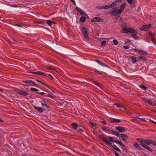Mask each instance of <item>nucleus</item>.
I'll return each instance as SVG.
<instances>
[{
	"mask_svg": "<svg viewBox=\"0 0 156 156\" xmlns=\"http://www.w3.org/2000/svg\"><path fill=\"white\" fill-rule=\"evenodd\" d=\"M122 30L123 32L122 33H132V37L133 38L136 40H137L139 39V37L136 36L137 32L134 29L130 28H123Z\"/></svg>",
	"mask_w": 156,
	"mask_h": 156,
	"instance_id": "nucleus-1",
	"label": "nucleus"
},
{
	"mask_svg": "<svg viewBox=\"0 0 156 156\" xmlns=\"http://www.w3.org/2000/svg\"><path fill=\"white\" fill-rule=\"evenodd\" d=\"M103 141L106 144L111 145L113 149L119 152L120 153H122L121 151L117 147L115 144H112V143L110 142L106 139H103Z\"/></svg>",
	"mask_w": 156,
	"mask_h": 156,
	"instance_id": "nucleus-2",
	"label": "nucleus"
},
{
	"mask_svg": "<svg viewBox=\"0 0 156 156\" xmlns=\"http://www.w3.org/2000/svg\"><path fill=\"white\" fill-rule=\"evenodd\" d=\"M81 30L83 34L84 37L86 39H87L88 37L87 29L84 27H82L81 28Z\"/></svg>",
	"mask_w": 156,
	"mask_h": 156,
	"instance_id": "nucleus-3",
	"label": "nucleus"
},
{
	"mask_svg": "<svg viewBox=\"0 0 156 156\" xmlns=\"http://www.w3.org/2000/svg\"><path fill=\"white\" fill-rule=\"evenodd\" d=\"M133 49L136 52H138L140 55H145L147 54V53L140 49L138 48H135Z\"/></svg>",
	"mask_w": 156,
	"mask_h": 156,
	"instance_id": "nucleus-4",
	"label": "nucleus"
},
{
	"mask_svg": "<svg viewBox=\"0 0 156 156\" xmlns=\"http://www.w3.org/2000/svg\"><path fill=\"white\" fill-rule=\"evenodd\" d=\"M118 11V9H113L110 12V13L112 16H115L117 15L120 14L119 13Z\"/></svg>",
	"mask_w": 156,
	"mask_h": 156,
	"instance_id": "nucleus-5",
	"label": "nucleus"
},
{
	"mask_svg": "<svg viewBox=\"0 0 156 156\" xmlns=\"http://www.w3.org/2000/svg\"><path fill=\"white\" fill-rule=\"evenodd\" d=\"M23 82L26 84H29L30 86H35L37 84L31 80H27L24 81Z\"/></svg>",
	"mask_w": 156,
	"mask_h": 156,
	"instance_id": "nucleus-6",
	"label": "nucleus"
},
{
	"mask_svg": "<svg viewBox=\"0 0 156 156\" xmlns=\"http://www.w3.org/2000/svg\"><path fill=\"white\" fill-rule=\"evenodd\" d=\"M151 26V24H150L143 26L140 28V30H141L146 31L150 28Z\"/></svg>",
	"mask_w": 156,
	"mask_h": 156,
	"instance_id": "nucleus-7",
	"label": "nucleus"
},
{
	"mask_svg": "<svg viewBox=\"0 0 156 156\" xmlns=\"http://www.w3.org/2000/svg\"><path fill=\"white\" fill-rule=\"evenodd\" d=\"M27 73H32L33 74H35L36 75H43L45 76V73H43L42 72H40V71H37V72H29V71H27Z\"/></svg>",
	"mask_w": 156,
	"mask_h": 156,
	"instance_id": "nucleus-8",
	"label": "nucleus"
},
{
	"mask_svg": "<svg viewBox=\"0 0 156 156\" xmlns=\"http://www.w3.org/2000/svg\"><path fill=\"white\" fill-rule=\"evenodd\" d=\"M76 9L81 15H86L87 14L83 10L78 7H76Z\"/></svg>",
	"mask_w": 156,
	"mask_h": 156,
	"instance_id": "nucleus-9",
	"label": "nucleus"
},
{
	"mask_svg": "<svg viewBox=\"0 0 156 156\" xmlns=\"http://www.w3.org/2000/svg\"><path fill=\"white\" fill-rule=\"evenodd\" d=\"M139 142L140 143L141 142H142V143H143L144 144L145 143L147 144L148 145H150L151 143H152V141L150 140H144L142 139Z\"/></svg>",
	"mask_w": 156,
	"mask_h": 156,
	"instance_id": "nucleus-10",
	"label": "nucleus"
},
{
	"mask_svg": "<svg viewBox=\"0 0 156 156\" xmlns=\"http://www.w3.org/2000/svg\"><path fill=\"white\" fill-rule=\"evenodd\" d=\"M144 100L145 102L148 103L149 105L152 106H156V103L152 102L151 100H149L147 99L144 98Z\"/></svg>",
	"mask_w": 156,
	"mask_h": 156,
	"instance_id": "nucleus-11",
	"label": "nucleus"
},
{
	"mask_svg": "<svg viewBox=\"0 0 156 156\" xmlns=\"http://www.w3.org/2000/svg\"><path fill=\"white\" fill-rule=\"evenodd\" d=\"M115 129L120 133H122L125 130V129L124 127H121L120 126L116 127H115Z\"/></svg>",
	"mask_w": 156,
	"mask_h": 156,
	"instance_id": "nucleus-12",
	"label": "nucleus"
},
{
	"mask_svg": "<svg viewBox=\"0 0 156 156\" xmlns=\"http://www.w3.org/2000/svg\"><path fill=\"white\" fill-rule=\"evenodd\" d=\"M19 92H18V94H19L23 95L24 96L28 95V92L27 91H23L20 89H19Z\"/></svg>",
	"mask_w": 156,
	"mask_h": 156,
	"instance_id": "nucleus-13",
	"label": "nucleus"
},
{
	"mask_svg": "<svg viewBox=\"0 0 156 156\" xmlns=\"http://www.w3.org/2000/svg\"><path fill=\"white\" fill-rule=\"evenodd\" d=\"M34 108L35 110H37L40 113H42L44 111V110L43 108L41 107H34Z\"/></svg>",
	"mask_w": 156,
	"mask_h": 156,
	"instance_id": "nucleus-14",
	"label": "nucleus"
},
{
	"mask_svg": "<svg viewBox=\"0 0 156 156\" xmlns=\"http://www.w3.org/2000/svg\"><path fill=\"white\" fill-rule=\"evenodd\" d=\"M140 145L144 147L145 148L147 149L149 151H150V152H152V150L149 147L147 146V145L143 143H142V142H141L140 143Z\"/></svg>",
	"mask_w": 156,
	"mask_h": 156,
	"instance_id": "nucleus-15",
	"label": "nucleus"
},
{
	"mask_svg": "<svg viewBox=\"0 0 156 156\" xmlns=\"http://www.w3.org/2000/svg\"><path fill=\"white\" fill-rule=\"evenodd\" d=\"M110 121L112 122L119 123L121 122V120L113 118H110Z\"/></svg>",
	"mask_w": 156,
	"mask_h": 156,
	"instance_id": "nucleus-16",
	"label": "nucleus"
},
{
	"mask_svg": "<svg viewBox=\"0 0 156 156\" xmlns=\"http://www.w3.org/2000/svg\"><path fill=\"white\" fill-rule=\"evenodd\" d=\"M120 137H121L122 140L124 142L127 141V136L126 135L124 134H121Z\"/></svg>",
	"mask_w": 156,
	"mask_h": 156,
	"instance_id": "nucleus-17",
	"label": "nucleus"
},
{
	"mask_svg": "<svg viewBox=\"0 0 156 156\" xmlns=\"http://www.w3.org/2000/svg\"><path fill=\"white\" fill-rule=\"evenodd\" d=\"M126 5V4L125 3H124L120 6V9H118V11L119 12V13H120V14H121L122 12V11L123 10L125 7Z\"/></svg>",
	"mask_w": 156,
	"mask_h": 156,
	"instance_id": "nucleus-18",
	"label": "nucleus"
},
{
	"mask_svg": "<svg viewBox=\"0 0 156 156\" xmlns=\"http://www.w3.org/2000/svg\"><path fill=\"white\" fill-rule=\"evenodd\" d=\"M96 62H97V63L98 64H99V65H100L101 66H105V67H108V65H107V64H105V63H104L102 62L101 61H100L99 60H96Z\"/></svg>",
	"mask_w": 156,
	"mask_h": 156,
	"instance_id": "nucleus-19",
	"label": "nucleus"
},
{
	"mask_svg": "<svg viewBox=\"0 0 156 156\" xmlns=\"http://www.w3.org/2000/svg\"><path fill=\"white\" fill-rule=\"evenodd\" d=\"M112 134L115 135V136L119 137H120L121 135V134H119L118 132L114 130H112Z\"/></svg>",
	"mask_w": 156,
	"mask_h": 156,
	"instance_id": "nucleus-20",
	"label": "nucleus"
},
{
	"mask_svg": "<svg viewBox=\"0 0 156 156\" xmlns=\"http://www.w3.org/2000/svg\"><path fill=\"white\" fill-rule=\"evenodd\" d=\"M40 102L41 104V105L42 106H45L47 107H48V106L46 104V102L44 100H42L40 101Z\"/></svg>",
	"mask_w": 156,
	"mask_h": 156,
	"instance_id": "nucleus-21",
	"label": "nucleus"
},
{
	"mask_svg": "<svg viewBox=\"0 0 156 156\" xmlns=\"http://www.w3.org/2000/svg\"><path fill=\"white\" fill-rule=\"evenodd\" d=\"M134 147L139 149V150H141V148L140 147L139 145L137 144V143L136 142H135L134 143Z\"/></svg>",
	"mask_w": 156,
	"mask_h": 156,
	"instance_id": "nucleus-22",
	"label": "nucleus"
},
{
	"mask_svg": "<svg viewBox=\"0 0 156 156\" xmlns=\"http://www.w3.org/2000/svg\"><path fill=\"white\" fill-rule=\"evenodd\" d=\"M82 16H83L81 17L80 20H86V19H89L87 14L86 15H83Z\"/></svg>",
	"mask_w": 156,
	"mask_h": 156,
	"instance_id": "nucleus-23",
	"label": "nucleus"
},
{
	"mask_svg": "<svg viewBox=\"0 0 156 156\" xmlns=\"http://www.w3.org/2000/svg\"><path fill=\"white\" fill-rule=\"evenodd\" d=\"M71 126L74 129H76L78 127V124L75 123H74L71 124Z\"/></svg>",
	"mask_w": 156,
	"mask_h": 156,
	"instance_id": "nucleus-24",
	"label": "nucleus"
},
{
	"mask_svg": "<svg viewBox=\"0 0 156 156\" xmlns=\"http://www.w3.org/2000/svg\"><path fill=\"white\" fill-rule=\"evenodd\" d=\"M93 83L95 85L98 86L101 89H102V86L100 84L95 81Z\"/></svg>",
	"mask_w": 156,
	"mask_h": 156,
	"instance_id": "nucleus-25",
	"label": "nucleus"
},
{
	"mask_svg": "<svg viewBox=\"0 0 156 156\" xmlns=\"http://www.w3.org/2000/svg\"><path fill=\"white\" fill-rule=\"evenodd\" d=\"M132 61V63L133 64L135 63L136 62V57L135 56H132L131 58Z\"/></svg>",
	"mask_w": 156,
	"mask_h": 156,
	"instance_id": "nucleus-26",
	"label": "nucleus"
},
{
	"mask_svg": "<svg viewBox=\"0 0 156 156\" xmlns=\"http://www.w3.org/2000/svg\"><path fill=\"white\" fill-rule=\"evenodd\" d=\"M119 144L120 146L122 147V149H126V147L125 146L124 144L123 143V142L120 141V143Z\"/></svg>",
	"mask_w": 156,
	"mask_h": 156,
	"instance_id": "nucleus-27",
	"label": "nucleus"
},
{
	"mask_svg": "<svg viewBox=\"0 0 156 156\" xmlns=\"http://www.w3.org/2000/svg\"><path fill=\"white\" fill-rule=\"evenodd\" d=\"M45 76L49 77L51 80H53L54 78L50 74L45 73Z\"/></svg>",
	"mask_w": 156,
	"mask_h": 156,
	"instance_id": "nucleus-28",
	"label": "nucleus"
},
{
	"mask_svg": "<svg viewBox=\"0 0 156 156\" xmlns=\"http://www.w3.org/2000/svg\"><path fill=\"white\" fill-rule=\"evenodd\" d=\"M108 139L110 141V142L114 143L115 142V138H114L111 137H108Z\"/></svg>",
	"mask_w": 156,
	"mask_h": 156,
	"instance_id": "nucleus-29",
	"label": "nucleus"
},
{
	"mask_svg": "<svg viewBox=\"0 0 156 156\" xmlns=\"http://www.w3.org/2000/svg\"><path fill=\"white\" fill-rule=\"evenodd\" d=\"M47 23L49 26H51L52 23H55L54 22H52L51 20H47Z\"/></svg>",
	"mask_w": 156,
	"mask_h": 156,
	"instance_id": "nucleus-30",
	"label": "nucleus"
},
{
	"mask_svg": "<svg viewBox=\"0 0 156 156\" xmlns=\"http://www.w3.org/2000/svg\"><path fill=\"white\" fill-rule=\"evenodd\" d=\"M140 87L143 89L145 90L147 89V88L143 85H141L140 86Z\"/></svg>",
	"mask_w": 156,
	"mask_h": 156,
	"instance_id": "nucleus-31",
	"label": "nucleus"
},
{
	"mask_svg": "<svg viewBox=\"0 0 156 156\" xmlns=\"http://www.w3.org/2000/svg\"><path fill=\"white\" fill-rule=\"evenodd\" d=\"M103 9H110L111 8V6L110 5H105L103 6Z\"/></svg>",
	"mask_w": 156,
	"mask_h": 156,
	"instance_id": "nucleus-32",
	"label": "nucleus"
},
{
	"mask_svg": "<svg viewBox=\"0 0 156 156\" xmlns=\"http://www.w3.org/2000/svg\"><path fill=\"white\" fill-rule=\"evenodd\" d=\"M113 44L115 45H117L118 43V41L115 40L114 39L112 41Z\"/></svg>",
	"mask_w": 156,
	"mask_h": 156,
	"instance_id": "nucleus-33",
	"label": "nucleus"
},
{
	"mask_svg": "<svg viewBox=\"0 0 156 156\" xmlns=\"http://www.w3.org/2000/svg\"><path fill=\"white\" fill-rule=\"evenodd\" d=\"M101 129L104 131L106 132L108 130V127H104L102 126Z\"/></svg>",
	"mask_w": 156,
	"mask_h": 156,
	"instance_id": "nucleus-34",
	"label": "nucleus"
},
{
	"mask_svg": "<svg viewBox=\"0 0 156 156\" xmlns=\"http://www.w3.org/2000/svg\"><path fill=\"white\" fill-rule=\"evenodd\" d=\"M14 25L18 27H21L23 26V25L22 23L16 24Z\"/></svg>",
	"mask_w": 156,
	"mask_h": 156,
	"instance_id": "nucleus-35",
	"label": "nucleus"
},
{
	"mask_svg": "<svg viewBox=\"0 0 156 156\" xmlns=\"http://www.w3.org/2000/svg\"><path fill=\"white\" fill-rule=\"evenodd\" d=\"M45 86L48 88H49L50 90H51L53 93H55V92L53 90V89L50 87L48 85L46 84V85H45Z\"/></svg>",
	"mask_w": 156,
	"mask_h": 156,
	"instance_id": "nucleus-36",
	"label": "nucleus"
},
{
	"mask_svg": "<svg viewBox=\"0 0 156 156\" xmlns=\"http://www.w3.org/2000/svg\"><path fill=\"white\" fill-rule=\"evenodd\" d=\"M30 90L31 91H38L37 89L33 87L30 88Z\"/></svg>",
	"mask_w": 156,
	"mask_h": 156,
	"instance_id": "nucleus-37",
	"label": "nucleus"
},
{
	"mask_svg": "<svg viewBox=\"0 0 156 156\" xmlns=\"http://www.w3.org/2000/svg\"><path fill=\"white\" fill-rule=\"evenodd\" d=\"M139 58L140 59H141L143 60H146V57L144 56H139Z\"/></svg>",
	"mask_w": 156,
	"mask_h": 156,
	"instance_id": "nucleus-38",
	"label": "nucleus"
},
{
	"mask_svg": "<svg viewBox=\"0 0 156 156\" xmlns=\"http://www.w3.org/2000/svg\"><path fill=\"white\" fill-rule=\"evenodd\" d=\"M151 40L152 42H154V44H156V43L155 41V39L153 37H151Z\"/></svg>",
	"mask_w": 156,
	"mask_h": 156,
	"instance_id": "nucleus-39",
	"label": "nucleus"
},
{
	"mask_svg": "<svg viewBox=\"0 0 156 156\" xmlns=\"http://www.w3.org/2000/svg\"><path fill=\"white\" fill-rule=\"evenodd\" d=\"M115 105L117 106L119 108H120L121 107L123 108V107L121 105H120L118 103H115Z\"/></svg>",
	"mask_w": 156,
	"mask_h": 156,
	"instance_id": "nucleus-40",
	"label": "nucleus"
},
{
	"mask_svg": "<svg viewBox=\"0 0 156 156\" xmlns=\"http://www.w3.org/2000/svg\"><path fill=\"white\" fill-rule=\"evenodd\" d=\"M106 42L105 41H103L101 43V45L102 46H104L106 44Z\"/></svg>",
	"mask_w": 156,
	"mask_h": 156,
	"instance_id": "nucleus-41",
	"label": "nucleus"
},
{
	"mask_svg": "<svg viewBox=\"0 0 156 156\" xmlns=\"http://www.w3.org/2000/svg\"><path fill=\"white\" fill-rule=\"evenodd\" d=\"M116 2H112L111 4H110V5L111 6V8L113 7L114 5H115L116 4Z\"/></svg>",
	"mask_w": 156,
	"mask_h": 156,
	"instance_id": "nucleus-42",
	"label": "nucleus"
},
{
	"mask_svg": "<svg viewBox=\"0 0 156 156\" xmlns=\"http://www.w3.org/2000/svg\"><path fill=\"white\" fill-rule=\"evenodd\" d=\"M36 80L38 82H39V83H40L42 84V85H45H45H46V84H44V83H43L41 82L39 80V79H36Z\"/></svg>",
	"mask_w": 156,
	"mask_h": 156,
	"instance_id": "nucleus-43",
	"label": "nucleus"
},
{
	"mask_svg": "<svg viewBox=\"0 0 156 156\" xmlns=\"http://www.w3.org/2000/svg\"><path fill=\"white\" fill-rule=\"evenodd\" d=\"M103 20H91V22H94L96 21L97 22H103Z\"/></svg>",
	"mask_w": 156,
	"mask_h": 156,
	"instance_id": "nucleus-44",
	"label": "nucleus"
},
{
	"mask_svg": "<svg viewBox=\"0 0 156 156\" xmlns=\"http://www.w3.org/2000/svg\"><path fill=\"white\" fill-rule=\"evenodd\" d=\"M122 23H123V25L122 26V28H126V23H123V22H122Z\"/></svg>",
	"mask_w": 156,
	"mask_h": 156,
	"instance_id": "nucleus-45",
	"label": "nucleus"
},
{
	"mask_svg": "<svg viewBox=\"0 0 156 156\" xmlns=\"http://www.w3.org/2000/svg\"><path fill=\"white\" fill-rule=\"evenodd\" d=\"M113 153L115 155V156H119V155L118 153L115 151H113Z\"/></svg>",
	"mask_w": 156,
	"mask_h": 156,
	"instance_id": "nucleus-46",
	"label": "nucleus"
},
{
	"mask_svg": "<svg viewBox=\"0 0 156 156\" xmlns=\"http://www.w3.org/2000/svg\"><path fill=\"white\" fill-rule=\"evenodd\" d=\"M95 73H98L99 74H101V72L98 70L97 69H96L95 70Z\"/></svg>",
	"mask_w": 156,
	"mask_h": 156,
	"instance_id": "nucleus-47",
	"label": "nucleus"
},
{
	"mask_svg": "<svg viewBox=\"0 0 156 156\" xmlns=\"http://www.w3.org/2000/svg\"><path fill=\"white\" fill-rule=\"evenodd\" d=\"M92 20H102V19L101 18H100L99 17H94L93 18Z\"/></svg>",
	"mask_w": 156,
	"mask_h": 156,
	"instance_id": "nucleus-48",
	"label": "nucleus"
},
{
	"mask_svg": "<svg viewBox=\"0 0 156 156\" xmlns=\"http://www.w3.org/2000/svg\"><path fill=\"white\" fill-rule=\"evenodd\" d=\"M38 94H40L41 95H43L45 94V93L43 92H37Z\"/></svg>",
	"mask_w": 156,
	"mask_h": 156,
	"instance_id": "nucleus-49",
	"label": "nucleus"
},
{
	"mask_svg": "<svg viewBox=\"0 0 156 156\" xmlns=\"http://www.w3.org/2000/svg\"><path fill=\"white\" fill-rule=\"evenodd\" d=\"M96 8L98 9H103V6H98L96 7Z\"/></svg>",
	"mask_w": 156,
	"mask_h": 156,
	"instance_id": "nucleus-50",
	"label": "nucleus"
},
{
	"mask_svg": "<svg viewBox=\"0 0 156 156\" xmlns=\"http://www.w3.org/2000/svg\"><path fill=\"white\" fill-rule=\"evenodd\" d=\"M123 47L125 49H128L129 48L128 45L124 46Z\"/></svg>",
	"mask_w": 156,
	"mask_h": 156,
	"instance_id": "nucleus-51",
	"label": "nucleus"
},
{
	"mask_svg": "<svg viewBox=\"0 0 156 156\" xmlns=\"http://www.w3.org/2000/svg\"><path fill=\"white\" fill-rule=\"evenodd\" d=\"M154 146H156V142H154L152 141V143L151 144Z\"/></svg>",
	"mask_w": 156,
	"mask_h": 156,
	"instance_id": "nucleus-52",
	"label": "nucleus"
},
{
	"mask_svg": "<svg viewBox=\"0 0 156 156\" xmlns=\"http://www.w3.org/2000/svg\"><path fill=\"white\" fill-rule=\"evenodd\" d=\"M112 130H110L108 129V131H107L106 132L107 133H110L112 134Z\"/></svg>",
	"mask_w": 156,
	"mask_h": 156,
	"instance_id": "nucleus-53",
	"label": "nucleus"
},
{
	"mask_svg": "<svg viewBox=\"0 0 156 156\" xmlns=\"http://www.w3.org/2000/svg\"><path fill=\"white\" fill-rule=\"evenodd\" d=\"M125 44L126 45H128L129 46V43L128 41H126L125 42Z\"/></svg>",
	"mask_w": 156,
	"mask_h": 156,
	"instance_id": "nucleus-54",
	"label": "nucleus"
},
{
	"mask_svg": "<svg viewBox=\"0 0 156 156\" xmlns=\"http://www.w3.org/2000/svg\"><path fill=\"white\" fill-rule=\"evenodd\" d=\"M8 42L9 44H14V43H12V42H11V41H10V40L9 39L8 40Z\"/></svg>",
	"mask_w": 156,
	"mask_h": 156,
	"instance_id": "nucleus-55",
	"label": "nucleus"
},
{
	"mask_svg": "<svg viewBox=\"0 0 156 156\" xmlns=\"http://www.w3.org/2000/svg\"><path fill=\"white\" fill-rule=\"evenodd\" d=\"M115 142L116 143V144H119L120 143V141H119V140H115Z\"/></svg>",
	"mask_w": 156,
	"mask_h": 156,
	"instance_id": "nucleus-56",
	"label": "nucleus"
},
{
	"mask_svg": "<svg viewBox=\"0 0 156 156\" xmlns=\"http://www.w3.org/2000/svg\"><path fill=\"white\" fill-rule=\"evenodd\" d=\"M90 124L93 127H94V126H96V125L94 124V123L91 122H90Z\"/></svg>",
	"mask_w": 156,
	"mask_h": 156,
	"instance_id": "nucleus-57",
	"label": "nucleus"
},
{
	"mask_svg": "<svg viewBox=\"0 0 156 156\" xmlns=\"http://www.w3.org/2000/svg\"><path fill=\"white\" fill-rule=\"evenodd\" d=\"M127 1L129 4H131L132 3V0H127Z\"/></svg>",
	"mask_w": 156,
	"mask_h": 156,
	"instance_id": "nucleus-58",
	"label": "nucleus"
},
{
	"mask_svg": "<svg viewBox=\"0 0 156 156\" xmlns=\"http://www.w3.org/2000/svg\"><path fill=\"white\" fill-rule=\"evenodd\" d=\"M122 0H116L115 2H116L117 3H119Z\"/></svg>",
	"mask_w": 156,
	"mask_h": 156,
	"instance_id": "nucleus-59",
	"label": "nucleus"
},
{
	"mask_svg": "<svg viewBox=\"0 0 156 156\" xmlns=\"http://www.w3.org/2000/svg\"><path fill=\"white\" fill-rule=\"evenodd\" d=\"M149 35L150 37H151L153 36V34L152 33V32H149Z\"/></svg>",
	"mask_w": 156,
	"mask_h": 156,
	"instance_id": "nucleus-60",
	"label": "nucleus"
},
{
	"mask_svg": "<svg viewBox=\"0 0 156 156\" xmlns=\"http://www.w3.org/2000/svg\"><path fill=\"white\" fill-rule=\"evenodd\" d=\"M48 69H50V70H54L55 69L53 68L52 67H49V68H48Z\"/></svg>",
	"mask_w": 156,
	"mask_h": 156,
	"instance_id": "nucleus-61",
	"label": "nucleus"
},
{
	"mask_svg": "<svg viewBox=\"0 0 156 156\" xmlns=\"http://www.w3.org/2000/svg\"><path fill=\"white\" fill-rule=\"evenodd\" d=\"M140 120L142 121H144V122H146V121L143 118H141L140 119Z\"/></svg>",
	"mask_w": 156,
	"mask_h": 156,
	"instance_id": "nucleus-62",
	"label": "nucleus"
},
{
	"mask_svg": "<svg viewBox=\"0 0 156 156\" xmlns=\"http://www.w3.org/2000/svg\"><path fill=\"white\" fill-rule=\"evenodd\" d=\"M79 131L81 132H83V130L82 129H79Z\"/></svg>",
	"mask_w": 156,
	"mask_h": 156,
	"instance_id": "nucleus-63",
	"label": "nucleus"
},
{
	"mask_svg": "<svg viewBox=\"0 0 156 156\" xmlns=\"http://www.w3.org/2000/svg\"><path fill=\"white\" fill-rule=\"evenodd\" d=\"M47 96L48 97L51 98V95L50 94H47Z\"/></svg>",
	"mask_w": 156,
	"mask_h": 156,
	"instance_id": "nucleus-64",
	"label": "nucleus"
}]
</instances>
